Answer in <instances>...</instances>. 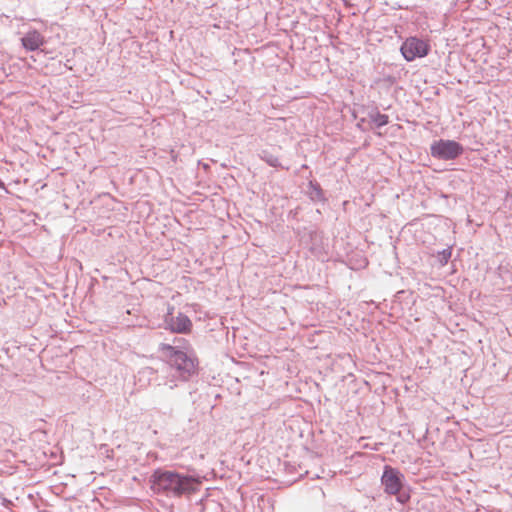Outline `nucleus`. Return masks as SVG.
<instances>
[{"mask_svg": "<svg viewBox=\"0 0 512 512\" xmlns=\"http://www.w3.org/2000/svg\"><path fill=\"white\" fill-rule=\"evenodd\" d=\"M149 482L155 493L172 498L190 497L200 490L202 483L201 478L197 475L161 468L153 471Z\"/></svg>", "mask_w": 512, "mask_h": 512, "instance_id": "nucleus-1", "label": "nucleus"}, {"mask_svg": "<svg viewBox=\"0 0 512 512\" xmlns=\"http://www.w3.org/2000/svg\"><path fill=\"white\" fill-rule=\"evenodd\" d=\"M161 351L169 364L166 377L157 385L159 392L163 393L165 388L173 390L177 387V380L188 381L196 373L197 362L178 346L162 344Z\"/></svg>", "mask_w": 512, "mask_h": 512, "instance_id": "nucleus-2", "label": "nucleus"}, {"mask_svg": "<svg viewBox=\"0 0 512 512\" xmlns=\"http://www.w3.org/2000/svg\"><path fill=\"white\" fill-rule=\"evenodd\" d=\"M464 152V147L457 141L439 139L430 146V155L438 160L451 161L457 159Z\"/></svg>", "mask_w": 512, "mask_h": 512, "instance_id": "nucleus-3", "label": "nucleus"}, {"mask_svg": "<svg viewBox=\"0 0 512 512\" xmlns=\"http://www.w3.org/2000/svg\"><path fill=\"white\" fill-rule=\"evenodd\" d=\"M405 476L397 468L385 465L381 476V484L388 495H397L404 486Z\"/></svg>", "mask_w": 512, "mask_h": 512, "instance_id": "nucleus-4", "label": "nucleus"}, {"mask_svg": "<svg viewBox=\"0 0 512 512\" xmlns=\"http://www.w3.org/2000/svg\"><path fill=\"white\" fill-rule=\"evenodd\" d=\"M430 46L428 43L417 37L407 38L401 45L400 51L404 59L408 62L416 58H422L428 55Z\"/></svg>", "mask_w": 512, "mask_h": 512, "instance_id": "nucleus-5", "label": "nucleus"}, {"mask_svg": "<svg viewBox=\"0 0 512 512\" xmlns=\"http://www.w3.org/2000/svg\"><path fill=\"white\" fill-rule=\"evenodd\" d=\"M173 307L168 308L164 318V327L174 333H188L192 328V322L187 315L179 312L176 316L172 313Z\"/></svg>", "mask_w": 512, "mask_h": 512, "instance_id": "nucleus-6", "label": "nucleus"}, {"mask_svg": "<svg viewBox=\"0 0 512 512\" xmlns=\"http://www.w3.org/2000/svg\"><path fill=\"white\" fill-rule=\"evenodd\" d=\"M22 46L27 51H36L45 43L43 35L36 29H31L21 38Z\"/></svg>", "mask_w": 512, "mask_h": 512, "instance_id": "nucleus-7", "label": "nucleus"}, {"mask_svg": "<svg viewBox=\"0 0 512 512\" xmlns=\"http://www.w3.org/2000/svg\"><path fill=\"white\" fill-rule=\"evenodd\" d=\"M307 194L312 201L325 202L326 198L320 184L316 181H309Z\"/></svg>", "mask_w": 512, "mask_h": 512, "instance_id": "nucleus-8", "label": "nucleus"}, {"mask_svg": "<svg viewBox=\"0 0 512 512\" xmlns=\"http://www.w3.org/2000/svg\"><path fill=\"white\" fill-rule=\"evenodd\" d=\"M368 117L370 122L373 123L377 128H381L389 123L388 115L380 113L377 108L369 111Z\"/></svg>", "mask_w": 512, "mask_h": 512, "instance_id": "nucleus-9", "label": "nucleus"}, {"mask_svg": "<svg viewBox=\"0 0 512 512\" xmlns=\"http://www.w3.org/2000/svg\"><path fill=\"white\" fill-rule=\"evenodd\" d=\"M259 157L269 166L274 168H284L277 155L273 154L270 150L264 149L259 153Z\"/></svg>", "mask_w": 512, "mask_h": 512, "instance_id": "nucleus-10", "label": "nucleus"}, {"mask_svg": "<svg viewBox=\"0 0 512 512\" xmlns=\"http://www.w3.org/2000/svg\"><path fill=\"white\" fill-rule=\"evenodd\" d=\"M452 255V248L448 247L441 251H438L436 254V259L441 267L445 266L450 260Z\"/></svg>", "mask_w": 512, "mask_h": 512, "instance_id": "nucleus-11", "label": "nucleus"}, {"mask_svg": "<svg viewBox=\"0 0 512 512\" xmlns=\"http://www.w3.org/2000/svg\"><path fill=\"white\" fill-rule=\"evenodd\" d=\"M407 499H408V496H407L405 499H403V498H402V496H399V497H398V500H399L400 502H405Z\"/></svg>", "mask_w": 512, "mask_h": 512, "instance_id": "nucleus-12", "label": "nucleus"}]
</instances>
